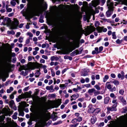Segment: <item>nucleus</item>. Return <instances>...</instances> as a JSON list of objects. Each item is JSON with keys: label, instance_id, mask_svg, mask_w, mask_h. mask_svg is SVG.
<instances>
[{"label": "nucleus", "instance_id": "obj_23", "mask_svg": "<svg viewBox=\"0 0 127 127\" xmlns=\"http://www.w3.org/2000/svg\"><path fill=\"white\" fill-rule=\"evenodd\" d=\"M30 6L31 8L35 7L36 6V3L33 2H32L30 3Z\"/></svg>", "mask_w": 127, "mask_h": 127}, {"label": "nucleus", "instance_id": "obj_49", "mask_svg": "<svg viewBox=\"0 0 127 127\" xmlns=\"http://www.w3.org/2000/svg\"><path fill=\"white\" fill-rule=\"evenodd\" d=\"M51 75L53 77H54L55 76V72H54L53 69H51Z\"/></svg>", "mask_w": 127, "mask_h": 127}, {"label": "nucleus", "instance_id": "obj_28", "mask_svg": "<svg viewBox=\"0 0 127 127\" xmlns=\"http://www.w3.org/2000/svg\"><path fill=\"white\" fill-rule=\"evenodd\" d=\"M100 94V92L99 91L96 90L95 89L94 94L95 96H96Z\"/></svg>", "mask_w": 127, "mask_h": 127}, {"label": "nucleus", "instance_id": "obj_56", "mask_svg": "<svg viewBox=\"0 0 127 127\" xmlns=\"http://www.w3.org/2000/svg\"><path fill=\"white\" fill-rule=\"evenodd\" d=\"M96 101V99L95 98H93L92 99L91 101L92 103H95Z\"/></svg>", "mask_w": 127, "mask_h": 127}, {"label": "nucleus", "instance_id": "obj_25", "mask_svg": "<svg viewBox=\"0 0 127 127\" xmlns=\"http://www.w3.org/2000/svg\"><path fill=\"white\" fill-rule=\"evenodd\" d=\"M112 83L114 84L115 85L117 86L119 85V82L118 80H115L112 81Z\"/></svg>", "mask_w": 127, "mask_h": 127}, {"label": "nucleus", "instance_id": "obj_64", "mask_svg": "<svg viewBox=\"0 0 127 127\" xmlns=\"http://www.w3.org/2000/svg\"><path fill=\"white\" fill-rule=\"evenodd\" d=\"M78 124H76L75 125H72L70 126V127H76L78 125Z\"/></svg>", "mask_w": 127, "mask_h": 127}, {"label": "nucleus", "instance_id": "obj_42", "mask_svg": "<svg viewBox=\"0 0 127 127\" xmlns=\"http://www.w3.org/2000/svg\"><path fill=\"white\" fill-rule=\"evenodd\" d=\"M52 117L53 118V120H56L57 118V116L55 114L52 115Z\"/></svg>", "mask_w": 127, "mask_h": 127}, {"label": "nucleus", "instance_id": "obj_27", "mask_svg": "<svg viewBox=\"0 0 127 127\" xmlns=\"http://www.w3.org/2000/svg\"><path fill=\"white\" fill-rule=\"evenodd\" d=\"M109 76L108 75H105L104 77L103 78V81L104 82L106 81L109 79Z\"/></svg>", "mask_w": 127, "mask_h": 127}, {"label": "nucleus", "instance_id": "obj_45", "mask_svg": "<svg viewBox=\"0 0 127 127\" xmlns=\"http://www.w3.org/2000/svg\"><path fill=\"white\" fill-rule=\"evenodd\" d=\"M91 33V31H90L89 29L85 33V34L86 35H89Z\"/></svg>", "mask_w": 127, "mask_h": 127}, {"label": "nucleus", "instance_id": "obj_50", "mask_svg": "<svg viewBox=\"0 0 127 127\" xmlns=\"http://www.w3.org/2000/svg\"><path fill=\"white\" fill-rule=\"evenodd\" d=\"M94 87L97 90H100V87L97 85H96L94 86Z\"/></svg>", "mask_w": 127, "mask_h": 127}, {"label": "nucleus", "instance_id": "obj_20", "mask_svg": "<svg viewBox=\"0 0 127 127\" xmlns=\"http://www.w3.org/2000/svg\"><path fill=\"white\" fill-rule=\"evenodd\" d=\"M96 117L95 116L92 117L91 119V122L92 124H94L96 121Z\"/></svg>", "mask_w": 127, "mask_h": 127}, {"label": "nucleus", "instance_id": "obj_59", "mask_svg": "<svg viewBox=\"0 0 127 127\" xmlns=\"http://www.w3.org/2000/svg\"><path fill=\"white\" fill-rule=\"evenodd\" d=\"M103 49V47L102 46H101L99 48V53H100L102 51Z\"/></svg>", "mask_w": 127, "mask_h": 127}, {"label": "nucleus", "instance_id": "obj_36", "mask_svg": "<svg viewBox=\"0 0 127 127\" xmlns=\"http://www.w3.org/2000/svg\"><path fill=\"white\" fill-rule=\"evenodd\" d=\"M40 98V100L43 102H45V101L46 99V98L45 97H42Z\"/></svg>", "mask_w": 127, "mask_h": 127}, {"label": "nucleus", "instance_id": "obj_57", "mask_svg": "<svg viewBox=\"0 0 127 127\" xmlns=\"http://www.w3.org/2000/svg\"><path fill=\"white\" fill-rule=\"evenodd\" d=\"M113 78H116V76L114 73H111L110 75Z\"/></svg>", "mask_w": 127, "mask_h": 127}, {"label": "nucleus", "instance_id": "obj_2", "mask_svg": "<svg viewBox=\"0 0 127 127\" xmlns=\"http://www.w3.org/2000/svg\"><path fill=\"white\" fill-rule=\"evenodd\" d=\"M11 21L10 19L8 17H5L3 20V22H2L4 25H7L10 26L12 29H16L18 26L19 21L15 18L13 19V21L11 23Z\"/></svg>", "mask_w": 127, "mask_h": 127}, {"label": "nucleus", "instance_id": "obj_13", "mask_svg": "<svg viewBox=\"0 0 127 127\" xmlns=\"http://www.w3.org/2000/svg\"><path fill=\"white\" fill-rule=\"evenodd\" d=\"M17 126V124L15 123H9L6 127H16Z\"/></svg>", "mask_w": 127, "mask_h": 127}, {"label": "nucleus", "instance_id": "obj_9", "mask_svg": "<svg viewBox=\"0 0 127 127\" xmlns=\"http://www.w3.org/2000/svg\"><path fill=\"white\" fill-rule=\"evenodd\" d=\"M99 12L98 10L95 9V11H94L93 10H91L89 11V14L90 15H93V17H94V14L95 13H98Z\"/></svg>", "mask_w": 127, "mask_h": 127}, {"label": "nucleus", "instance_id": "obj_30", "mask_svg": "<svg viewBox=\"0 0 127 127\" xmlns=\"http://www.w3.org/2000/svg\"><path fill=\"white\" fill-rule=\"evenodd\" d=\"M9 109L8 108V106H5L3 108L2 111H9Z\"/></svg>", "mask_w": 127, "mask_h": 127}, {"label": "nucleus", "instance_id": "obj_43", "mask_svg": "<svg viewBox=\"0 0 127 127\" xmlns=\"http://www.w3.org/2000/svg\"><path fill=\"white\" fill-rule=\"evenodd\" d=\"M60 87L62 89L64 90L65 89V87L64 84H61L60 85Z\"/></svg>", "mask_w": 127, "mask_h": 127}, {"label": "nucleus", "instance_id": "obj_51", "mask_svg": "<svg viewBox=\"0 0 127 127\" xmlns=\"http://www.w3.org/2000/svg\"><path fill=\"white\" fill-rule=\"evenodd\" d=\"M116 88L115 87H114L113 88H111V89H110V91L111 92H112L114 91H116Z\"/></svg>", "mask_w": 127, "mask_h": 127}, {"label": "nucleus", "instance_id": "obj_10", "mask_svg": "<svg viewBox=\"0 0 127 127\" xmlns=\"http://www.w3.org/2000/svg\"><path fill=\"white\" fill-rule=\"evenodd\" d=\"M118 98L121 101L124 105H126V100L124 99L123 97L122 96H120L118 97Z\"/></svg>", "mask_w": 127, "mask_h": 127}, {"label": "nucleus", "instance_id": "obj_31", "mask_svg": "<svg viewBox=\"0 0 127 127\" xmlns=\"http://www.w3.org/2000/svg\"><path fill=\"white\" fill-rule=\"evenodd\" d=\"M112 38L114 39H115L117 38V36L116 35V32H114L112 33Z\"/></svg>", "mask_w": 127, "mask_h": 127}, {"label": "nucleus", "instance_id": "obj_41", "mask_svg": "<svg viewBox=\"0 0 127 127\" xmlns=\"http://www.w3.org/2000/svg\"><path fill=\"white\" fill-rule=\"evenodd\" d=\"M124 93V90L122 89L120 90L119 91V93L121 95H123Z\"/></svg>", "mask_w": 127, "mask_h": 127}, {"label": "nucleus", "instance_id": "obj_21", "mask_svg": "<svg viewBox=\"0 0 127 127\" xmlns=\"http://www.w3.org/2000/svg\"><path fill=\"white\" fill-rule=\"evenodd\" d=\"M109 83V82H107L105 84V85L107 89H109L110 91L111 88V85L110 84H108Z\"/></svg>", "mask_w": 127, "mask_h": 127}, {"label": "nucleus", "instance_id": "obj_15", "mask_svg": "<svg viewBox=\"0 0 127 127\" xmlns=\"http://www.w3.org/2000/svg\"><path fill=\"white\" fill-rule=\"evenodd\" d=\"M21 68L22 69L25 70L29 69L28 65H23L21 66Z\"/></svg>", "mask_w": 127, "mask_h": 127}, {"label": "nucleus", "instance_id": "obj_19", "mask_svg": "<svg viewBox=\"0 0 127 127\" xmlns=\"http://www.w3.org/2000/svg\"><path fill=\"white\" fill-rule=\"evenodd\" d=\"M95 89L94 88H92L91 89H89L88 91V93L90 95H92L93 93H94V91Z\"/></svg>", "mask_w": 127, "mask_h": 127}, {"label": "nucleus", "instance_id": "obj_4", "mask_svg": "<svg viewBox=\"0 0 127 127\" xmlns=\"http://www.w3.org/2000/svg\"><path fill=\"white\" fill-rule=\"evenodd\" d=\"M107 5L108 6V8L109 9V10L107 11L106 12V15L107 17H110L111 14V10H113V4L112 3H111L110 0L108 1Z\"/></svg>", "mask_w": 127, "mask_h": 127}, {"label": "nucleus", "instance_id": "obj_22", "mask_svg": "<svg viewBox=\"0 0 127 127\" xmlns=\"http://www.w3.org/2000/svg\"><path fill=\"white\" fill-rule=\"evenodd\" d=\"M110 100V98L109 97H106L104 98V103L105 104L108 103Z\"/></svg>", "mask_w": 127, "mask_h": 127}, {"label": "nucleus", "instance_id": "obj_34", "mask_svg": "<svg viewBox=\"0 0 127 127\" xmlns=\"http://www.w3.org/2000/svg\"><path fill=\"white\" fill-rule=\"evenodd\" d=\"M24 37H20L18 39V41L20 43H22L23 42Z\"/></svg>", "mask_w": 127, "mask_h": 127}, {"label": "nucleus", "instance_id": "obj_52", "mask_svg": "<svg viewBox=\"0 0 127 127\" xmlns=\"http://www.w3.org/2000/svg\"><path fill=\"white\" fill-rule=\"evenodd\" d=\"M21 34V33L20 32H17L15 36L17 37H18L20 36Z\"/></svg>", "mask_w": 127, "mask_h": 127}, {"label": "nucleus", "instance_id": "obj_55", "mask_svg": "<svg viewBox=\"0 0 127 127\" xmlns=\"http://www.w3.org/2000/svg\"><path fill=\"white\" fill-rule=\"evenodd\" d=\"M18 97L21 99L22 98H25V96L23 95H19Z\"/></svg>", "mask_w": 127, "mask_h": 127}, {"label": "nucleus", "instance_id": "obj_24", "mask_svg": "<svg viewBox=\"0 0 127 127\" xmlns=\"http://www.w3.org/2000/svg\"><path fill=\"white\" fill-rule=\"evenodd\" d=\"M14 105V102L13 100H11L9 102V105L10 107L12 108L13 106Z\"/></svg>", "mask_w": 127, "mask_h": 127}, {"label": "nucleus", "instance_id": "obj_48", "mask_svg": "<svg viewBox=\"0 0 127 127\" xmlns=\"http://www.w3.org/2000/svg\"><path fill=\"white\" fill-rule=\"evenodd\" d=\"M122 40H120L119 39H117L116 41V42L118 44H120L121 43H122Z\"/></svg>", "mask_w": 127, "mask_h": 127}, {"label": "nucleus", "instance_id": "obj_39", "mask_svg": "<svg viewBox=\"0 0 127 127\" xmlns=\"http://www.w3.org/2000/svg\"><path fill=\"white\" fill-rule=\"evenodd\" d=\"M26 34L29 36L30 37H32L33 36V34L31 32H28Z\"/></svg>", "mask_w": 127, "mask_h": 127}, {"label": "nucleus", "instance_id": "obj_53", "mask_svg": "<svg viewBox=\"0 0 127 127\" xmlns=\"http://www.w3.org/2000/svg\"><path fill=\"white\" fill-rule=\"evenodd\" d=\"M96 98L97 100H99L101 99H102V97L101 95H99L97 96Z\"/></svg>", "mask_w": 127, "mask_h": 127}, {"label": "nucleus", "instance_id": "obj_35", "mask_svg": "<svg viewBox=\"0 0 127 127\" xmlns=\"http://www.w3.org/2000/svg\"><path fill=\"white\" fill-rule=\"evenodd\" d=\"M121 120L122 121H125L126 119V117L124 116H122L120 117Z\"/></svg>", "mask_w": 127, "mask_h": 127}, {"label": "nucleus", "instance_id": "obj_54", "mask_svg": "<svg viewBox=\"0 0 127 127\" xmlns=\"http://www.w3.org/2000/svg\"><path fill=\"white\" fill-rule=\"evenodd\" d=\"M30 18H31V15L28 14L26 16L25 18L27 19L28 20Z\"/></svg>", "mask_w": 127, "mask_h": 127}, {"label": "nucleus", "instance_id": "obj_32", "mask_svg": "<svg viewBox=\"0 0 127 127\" xmlns=\"http://www.w3.org/2000/svg\"><path fill=\"white\" fill-rule=\"evenodd\" d=\"M27 72L26 70H25V72L24 71H22L21 72V74L23 75L24 76H25L27 74Z\"/></svg>", "mask_w": 127, "mask_h": 127}, {"label": "nucleus", "instance_id": "obj_61", "mask_svg": "<svg viewBox=\"0 0 127 127\" xmlns=\"http://www.w3.org/2000/svg\"><path fill=\"white\" fill-rule=\"evenodd\" d=\"M77 120V121L78 122H81L82 120V118L81 117H79Z\"/></svg>", "mask_w": 127, "mask_h": 127}, {"label": "nucleus", "instance_id": "obj_33", "mask_svg": "<svg viewBox=\"0 0 127 127\" xmlns=\"http://www.w3.org/2000/svg\"><path fill=\"white\" fill-rule=\"evenodd\" d=\"M7 33L8 34H12V35L14 34H15V32L13 30L11 31H8Z\"/></svg>", "mask_w": 127, "mask_h": 127}, {"label": "nucleus", "instance_id": "obj_7", "mask_svg": "<svg viewBox=\"0 0 127 127\" xmlns=\"http://www.w3.org/2000/svg\"><path fill=\"white\" fill-rule=\"evenodd\" d=\"M20 105L19 106V111H22L23 108L25 106V102H21L19 103Z\"/></svg>", "mask_w": 127, "mask_h": 127}, {"label": "nucleus", "instance_id": "obj_8", "mask_svg": "<svg viewBox=\"0 0 127 127\" xmlns=\"http://www.w3.org/2000/svg\"><path fill=\"white\" fill-rule=\"evenodd\" d=\"M79 97V95L78 94L76 93L70 96V100L72 101L73 100H75Z\"/></svg>", "mask_w": 127, "mask_h": 127}, {"label": "nucleus", "instance_id": "obj_47", "mask_svg": "<svg viewBox=\"0 0 127 127\" xmlns=\"http://www.w3.org/2000/svg\"><path fill=\"white\" fill-rule=\"evenodd\" d=\"M89 30L91 31V32H92L94 31H95V28L94 27H91L89 29Z\"/></svg>", "mask_w": 127, "mask_h": 127}, {"label": "nucleus", "instance_id": "obj_18", "mask_svg": "<svg viewBox=\"0 0 127 127\" xmlns=\"http://www.w3.org/2000/svg\"><path fill=\"white\" fill-rule=\"evenodd\" d=\"M99 4V2L97 1H92L93 5L94 7H95Z\"/></svg>", "mask_w": 127, "mask_h": 127}, {"label": "nucleus", "instance_id": "obj_46", "mask_svg": "<svg viewBox=\"0 0 127 127\" xmlns=\"http://www.w3.org/2000/svg\"><path fill=\"white\" fill-rule=\"evenodd\" d=\"M52 88H53V86H47L46 87V89L47 90H50L52 89Z\"/></svg>", "mask_w": 127, "mask_h": 127}, {"label": "nucleus", "instance_id": "obj_1", "mask_svg": "<svg viewBox=\"0 0 127 127\" xmlns=\"http://www.w3.org/2000/svg\"><path fill=\"white\" fill-rule=\"evenodd\" d=\"M30 114V117L35 120L39 119L40 121L36 124L34 127H44L46 122L49 120L51 117L49 112H32Z\"/></svg>", "mask_w": 127, "mask_h": 127}, {"label": "nucleus", "instance_id": "obj_17", "mask_svg": "<svg viewBox=\"0 0 127 127\" xmlns=\"http://www.w3.org/2000/svg\"><path fill=\"white\" fill-rule=\"evenodd\" d=\"M0 78L2 79V80L3 82L5 81L6 80V78L4 77L3 73H0Z\"/></svg>", "mask_w": 127, "mask_h": 127}, {"label": "nucleus", "instance_id": "obj_12", "mask_svg": "<svg viewBox=\"0 0 127 127\" xmlns=\"http://www.w3.org/2000/svg\"><path fill=\"white\" fill-rule=\"evenodd\" d=\"M37 68L42 67L44 69L46 68L47 66L45 65H43L42 64H37Z\"/></svg>", "mask_w": 127, "mask_h": 127}, {"label": "nucleus", "instance_id": "obj_58", "mask_svg": "<svg viewBox=\"0 0 127 127\" xmlns=\"http://www.w3.org/2000/svg\"><path fill=\"white\" fill-rule=\"evenodd\" d=\"M99 25V23L98 21H96L95 23V25L96 27H97Z\"/></svg>", "mask_w": 127, "mask_h": 127}, {"label": "nucleus", "instance_id": "obj_11", "mask_svg": "<svg viewBox=\"0 0 127 127\" xmlns=\"http://www.w3.org/2000/svg\"><path fill=\"white\" fill-rule=\"evenodd\" d=\"M95 50L92 51V53L93 54H97L100 53L99 51H98V48L97 47H95Z\"/></svg>", "mask_w": 127, "mask_h": 127}, {"label": "nucleus", "instance_id": "obj_6", "mask_svg": "<svg viewBox=\"0 0 127 127\" xmlns=\"http://www.w3.org/2000/svg\"><path fill=\"white\" fill-rule=\"evenodd\" d=\"M29 69L33 70L34 69L36 68H37V64H34L30 63L28 65Z\"/></svg>", "mask_w": 127, "mask_h": 127}, {"label": "nucleus", "instance_id": "obj_37", "mask_svg": "<svg viewBox=\"0 0 127 127\" xmlns=\"http://www.w3.org/2000/svg\"><path fill=\"white\" fill-rule=\"evenodd\" d=\"M110 97L114 99H115L116 98V96H115L114 94L113 93H111L110 94Z\"/></svg>", "mask_w": 127, "mask_h": 127}, {"label": "nucleus", "instance_id": "obj_44", "mask_svg": "<svg viewBox=\"0 0 127 127\" xmlns=\"http://www.w3.org/2000/svg\"><path fill=\"white\" fill-rule=\"evenodd\" d=\"M63 46L64 47H66L68 46V45L64 41H63L62 43Z\"/></svg>", "mask_w": 127, "mask_h": 127}, {"label": "nucleus", "instance_id": "obj_26", "mask_svg": "<svg viewBox=\"0 0 127 127\" xmlns=\"http://www.w3.org/2000/svg\"><path fill=\"white\" fill-rule=\"evenodd\" d=\"M97 30L98 32H101L103 29V27H98L97 28Z\"/></svg>", "mask_w": 127, "mask_h": 127}, {"label": "nucleus", "instance_id": "obj_38", "mask_svg": "<svg viewBox=\"0 0 127 127\" xmlns=\"http://www.w3.org/2000/svg\"><path fill=\"white\" fill-rule=\"evenodd\" d=\"M79 47V44L78 43H75L74 45L73 46L74 49H75L76 48H77Z\"/></svg>", "mask_w": 127, "mask_h": 127}, {"label": "nucleus", "instance_id": "obj_16", "mask_svg": "<svg viewBox=\"0 0 127 127\" xmlns=\"http://www.w3.org/2000/svg\"><path fill=\"white\" fill-rule=\"evenodd\" d=\"M59 58L56 56H53L51 57L50 59L52 61H57L59 60Z\"/></svg>", "mask_w": 127, "mask_h": 127}, {"label": "nucleus", "instance_id": "obj_5", "mask_svg": "<svg viewBox=\"0 0 127 127\" xmlns=\"http://www.w3.org/2000/svg\"><path fill=\"white\" fill-rule=\"evenodd\" d=\"M117 100L116 99H114L112 101V103L114 104L112 107H108L107 108L108 111H116L117 110V109L116 108L117 103Z\"/></svg>", "mask_w": 127, "mask_h": 127}, {"label": "nucleus", "instance_id": "obj_62", "mask_svg": "<svg viewBox=\"0 0 127 127\" xmlns=\"http://www.w3.org/2000/svg\"><path fill=\"white\" fill-rule=\"evenodd\" d=\"M78 100L81 102H82L84 100V98L83 97L80 98L78 99Z\"/></svg>", "mask_w": 127, "mask_h": 127}, {"label": "nucleus", "instance_id": "obj_3", "mask_svg": "<svg viewBox=\"0 0 127 127\" xmlns=\"http://www.w3.org/2000/svg\"><path fill=\"white\" fill-rule=\"evenodd\" d=\"M61 103V101L58 99L57 101L49 100L48 102L43 104L42 106V109L46 110L54 107H57L59 106Z\"/></svg>", "mask_w": 127, "mask_h": 127}, {"label": "nucleus", "instance_id": "obj_29", "mask_svg": "<svg viewBox=\"0 0 127 127\" xmlns=\"http://www.w3.org/2000/svg\"><path fill=\"white\" fill-rule=\"evenodd\" d=\"M40 74V72L38 70L36 71V72L35 73V76L36 77H39Z\"/></svg>", "mask_w": 127, "mask_h": 127}, {"label": "nucleus", "instance_id": "obj_60", "mask_svg": "<svg viewBox=\"0 0 127 127\" xmlns=\"http://www.w3.org/2000/svg\"><path fill=\"white\" fill-rule=\"evenodd\" d=\"M81 76H86L88 75V74L85 73H81Z\"/></svg>", "mask_w": 127, "mask_h": 127}, {"label": "nucleus", "instance_id": "obj_14", "mask_svg": "<svg viewBox=\"0 0 127 127\" xmlns=\"http://www.w3.org/2000/svg\"><path fill=\"white\" fill-rule=\"evenodd\" d=\"M78 53L79 51L78 50H76L71 53L70 55L71 56H74L77 54Z\"/></svg>", "mask_w": 127, "mask_h": 127}, {"label": "nucleus", "instance_id": "obj_63", "mask_svg": "<svg viewBox=\"0 0 127 127\" xmlns=\"http://www.w3.org/2000/svg\"><path fill=\"white\" fill-rule=\"evenodd\" d=\"M7 11L8 12H10L12 11V9L11 8H8L6 9Z\"/></svg>", "mask_w": 127, "mask_h": 127}, {"label": "nucleus", "instance_id": "obj_40", "mask_svg": "<svg viewBox=\"0 0 127 127\" xmlns=\"http://www.w3.org/2000/svg\"><path fill=\"white\" fill-rule=\"evenodd\" d=\"M16 2L14 0H12L10 2L11 4L13 6H15L16 4Z\"/></svg>", "mask_w": 127, "mask_h": 127}]
</instances>
